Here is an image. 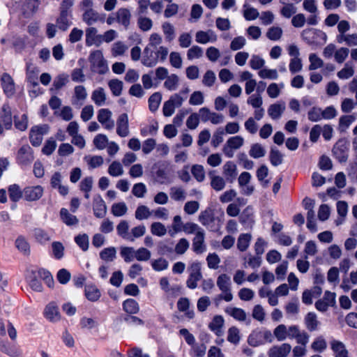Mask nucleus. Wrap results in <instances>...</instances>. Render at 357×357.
I'll return each instance as SVG.
<instances>
[{
	"instance_id": "f257e3e1",
	"label": "nucleus",
	"mask_w": 357,
	"mask_h": 357,
	"mask_svg": "<svg viewBox=\"0 0 357 357\" xmlns=\"http://www.w3.org/2000/svg\"><path fill=\"white\" fill-rule=\"evenodd\" d=\"M26 279L31 289L38 292L43 291V285L40 279L43 280L49 287H52L54 284L51 273L43 268L29 271Z\"/></svg>"
},
{
	"instance_id": "f03ea898",
	"label": "nucleus",
	"mask_w": 357,
	"mask_h": 357,
	"mask_svg": "<svg viewBox=\"0 0 357 357\" xmlns=\"http://www.w3.org/2000/svg\"><path fill=\"white\" fill-rule=\"evenodd\" d=\"M216 284L221 293L213 298L215 305L218 306L222 301L231 302L234 296L231 292L230 277L225 273L220 274L217 278Z\"/></svg>"
},
{
	"instance_id": "7ed1b4c3",
	"label": "nucleus",
	"mask_w": 357,
	"mask_h": 357,
	"mask_svg": "<svg viewBox=\"0 0 357 357\" xmlns=\"http://www.w3.org/2000/svg\"><path fill=\"white\" fill-rule=\"evenodd\" d=\"M89 60L93 72L102 75L108 70L107 62L104 59L103 54L100 50H95L91 52Z\"/></svg>"
},
{
	"instance_id": "20e7f679",
	"label": "nucleus",
	"mask_w": 357,
	"mask_h": 357,
	"mask_svg": "<svg viewBox=\"0 0 357 357\" xmlns=\"http://www.w3.org/2000/svg\"><path fill=\"white\" fill-rule=\"evenodd\" d=\"M49 132V126L46 124L36 126L31 128L29 134L30 142L33 146H39L43 136Z\"/></svg>"
},
{
	"instance_id": "39448f33",
	"label": "nucleus",
	"mask_w": 357,
	"mask_h": 357,
	"mask_svg": "<svg viewBox=\"0 0 357 357\" xmlns=\"http://www.w3.org/2000/svg\"><path fill=\"white\" fill-rule=\"evenodd\" d=\"M244 144V139L239 135L231 137L228 139L226 144H225L222 151L225 155L231 158L234 155V150L240 149Z\"/></svg>"
},
{
	"instance_id": "423d86ee",
	"label": "nucleus",
	"mask_w": 357,
	"mask_h": 357,
	"mask_svg": "<svg viewBox=\"0 0 357 357\" xmlns=\"http://www.w3.org/2000/svg\"><path fill=\"white\" fill-rule=\"evenodd\" d=\"M97 119L106 130H111L114 128L115 123L112 119V113L109 109L102 108L99 109Z\"/></svg>"
},
{
	"instance_id": "0eeeda50",
	"label": "nucleus",
	"mask_w": 357,
	"mask_h": 357,
	"mask_svg": "<svg viewBox=\"0 0 357 357\" xmlns=\"http://www.w3.org/2000/svg\"><path fill=\"white\" fill-rule=\"evenodd\" d=\"M34 159L32 149L29 145L22 146L18 151L17 162L20 165H29Z\"/></svg>"
},
{
	"instance_id": "6e6552de",
	"label": "nucleus",
	"mask_w": 357,
	"mask_h": 357,
	"mask_svg": "<svg viewBox=\"0 0 357 357\" xmlns=\"http://www.w3.org/2000/svg\"><path fill=\"white\" fill-rule=\"evenodd\" d=\"M44 189L41 185L27 186L23 190V197L28 202H34L40 199Z\"/></svg>"
},
{
	"instance_id": "1a4fd4ad",
	"label": "nucleus",
	"mask_w": 357,
	"mask_h": 357,
	"mask_svg": "<svg viewBox=\"0 0 357 357\" xmlns=\"http://www.w3.org/2000/svg\"><path fill=\"white\" fill-rule=\"evenodd\" d=\"M191 272L186 282L187 287L194 289L197 287V282L202 278L201 267L199 263H193L190 267Z\"/></svg>"
},
{
	"instance_id": "9d476101",
	"label": "nucleus",
	"mask_w": 357,
	"mask_h": 357,
	"mask_svg": "<svg viewBox=\"0 0 357 357\" xmlns=\"http://www.w3.org/2000/svg\"><path fill=\"white\" fill-rule=\"evenodd\" d=\"M105 20V14H100L93 9L85 10L82 14V20L88 26H92L98 22L103 23Z\"/></svg>"
},
{
	"instance_id": "9b49d317",
	"label": "nucleus",
	"mask_w": 357,
	"mask_h": 357,
	"mask_svg": "<svg viewBox=\"0 0 357 357\" xmlns=\"http://www.w3.org/2000/svg\"><path fill=\"white\" fill-rule=\"evenodd\" d=\"M116 133L121 137H126L130 134L128 116L126 113L120 114L117 119Z\"/></svg>"
},
{
	"instance_id": "f8f14e48",
	"label": "nucleus",
	"mask_w": 357,
	"mask_h": 357,
	"mask_svg": "<svg viewBox=\"0 0 357 357\" xmlns=\"http://www.w3.org/2000/svg\"><path fill=\"white\" fill-rule=\"evenodd\" d=\"M43 314L50 322H57L61 319L59 307L54 302H51L45 306Z\"/></svg>"
},
{
	"instance_id": "ddd939ff",
	"label": "nucleus",
	"mask_w": 357,
	"mask_h": 357,
	"mask_svg": "<svg viewBox=\"0 0 357 357\" xmlns=\"http://www.w3.org/2000/svg\"><path fill=\"white\" fill-rule=\"evenodd\" d=\"M1 82L4 93L8 97L13 96L15 93V86L12 77L9 74L4 73L1 75Z\"/></svg>"
},
{
	"instance_id": "4468645a",
	"label": "nucleus",
	"mask_w": 357,
	"mask_h": 357,
	"mask_svg": "<svg viewBox=\"0 0 357 357\" xmlns=\"http://www.w3.org/2000/svg\"><path fill=\"white\" fill-rule=\"evenodd\" d=\"M93 210L94 215L98 218H102L107 213V206L100 195L93 197Z\"/></svg>"
},
{
	"instance_id": "2eb2a0df",
	"label": "nucleus",
	"mask_w": 357,
	"mask_h": 357,
	"mask_svg": "<svg viewBox=\"0 0 357 357\" xmlns=\"http://www.w3.org/2000/svg\"><path fill=\"white\" fill-rule=\"evenodd\" d=\"M291 350L289 344L284 343L272 347L268 351V357H287Z\"/></svg>"
},
{
	"instance_id": "dca6fc26",
	"label": "nucleus",
	"mask_w": 357,
	"mask_h": 357,
	"mask_svg": "<svg viewBox=\"0 0 357 357\" xmlns=\"http://www.w3.org/2000/svg\"><path fill=\"white\" fill-rule=\"evenodd\" d=\"M192 250L197 254H202L206 250L204 230L199 231L192 239Z\"/></svg>"
},
{
	"instance_id": "f3484780",
	"label": "nucleus",
	"mask_w": 357,
	"mask_h": 357,
	"mask_svg": "<svg viewBox=\"0 0 357 357\" xmlns=\"http://www.w3.org/2000/svg\"><path fill=\"white\" fill-rule=\"evenodd\" d=\"M100 35L98 34V29L90 26L86 29V46L96 45L99 47L101 45Z\"/></svg>"
},
{
	"instance_id": "a211bd4d",
	"label": "nucleus",
	"mask_w": 357,
	"mask_h": 357,
	"mask_svg": "<svg viewBox=\"0 0 357 357\" xmlns=\"http://www.w3.org/2000/svg\"><path fill=\"white\" fill-rule=\"evenodd\" d=\"M0 118L6 130H10L13 126L12 112L10 107L4 104L0 111Z\"/></svg>"
},
{
	"instance_id": "6ab92c4d",
	"label": "nucleus",
	"mask_w": 357,
	"mask_h": 357,
	"mask_svg": "<svg viewBox=\"0 0 357 357\" xmlns=\"http://www.w3.org/2000/svg\"><path fill=\"white\" fill-rule=\"evenodd\" d=\"M218 39L217 35L211 29L204 31H199L196 33L195 40L198 43L206 44L209 42H215Z\"/></svg>"
},
{
	"instance_id": "aec40b11",
	"label": "nucleus",
	"mask_w": 357,
	"mask_h": 357,
	"mask_svg": "<svg viewBox=\"0 0 357 357\" xmlns=\"http://www.w3.org/2000/svg\"><path fill=\"white\" fill-rule=\"evenodd\" d=\"M87 98V92L82 85L76 86L74 89V95L72 98L73 105L82 106Z\"/></svg>"
},
{
	"instance_id": "412c9836",
	"label": "nucleus",
	"mask_w": 357,
	"mask_h": 357,
	"mask_svg": "<svg viewBox=\"0 0 357 357\" xmlns=\"http://www.w3.org/2000/svg\"><path fill=\"white\" fill-rule=\"evenodd\" d=\"M251 178V174L249 172H243L238 179L239 185L243 188V193L246 195H250L254 191V187L248 185Z\"/></svg>"
},
{
	"instance_id": "4be33fe9",
	"label": "nucleus",
	"mask_w": 357,
	"mask_h": 357,
	"mask_svg": "<svg viewBox=\"0 0 357 357\" xmlns=\"http://www.w3.org/2000/svg\"><path fill=\"white\" fill-rule=\"evenodd\" d=\"M286 109L284 102L272 104L268 109V116L273 120L279 119Z\"/></svg>"
},
{
	"instance_id": "5701e85b",
	"label": "nucleus",
	"mask_w": 357,
	"mask_h": 357,
	"mask_svg": "<svg viewBox=\"0 0 357 357\" xmlns=\"http://www.w3.org/2000/svg\"><path fill=\"white\" fill-rule=\"evenodd\" d=\"M225 320L222 316L215 315L211 322L209 324L208 327L214 332L218 336H222L224 334L223 326Z\"/></svg>"
},
{
	"instance_id": "b1692460",
	"label": "nucleus",
	"mask_w": 357,
	"mask_h": 357,
	"mask_svg": "<svg viewBox=\"0 0 357 357\" xmlns=\"http://www.w3.org/2000/svg\"><path fill=\"white\" fill-rule=\"evenodd\" d=\"M42 0H26L23 6V14L25 17L33 15L39 8Z\"/></svg>"
},
{
	"instance_id": "393cba45",
	"label": "nucleus",
	"mask_w": 357,
	"mask_h": 357,
	"mask_svg": "<svg viewBox=\"0 0 357 357\" xmlns=\"http://www.w3.org/2000/svg\"><path fill=\"white\" fill-rule=\"evenodd\" d=\"M223 175L229 182H233L237 175L236 165L232 161H227L222 167Z\"/></svg>"
},
{
	"instance_id": "a878e982",
	"label": "nucleus",
	"mask_w": 357,
	"mask_h": 357,
	"mask_svg": "<svg viewBox=\"0 0 357 357\" xmlns=\"http://www.w3.org/2000/svg\"><path fill=\"white\" fill-rule=\"evenodd\" d=\"M116 22L123 26L126 29L130 25L131 20V13L127 8H120L116 13Z\"/></svg>"
},
{
	"instance_id": "bb28decb",
	"label": "nucleus",
	"mask_w": 357,
	"mask_h": 357,
	"mask_svg": "<svg viewBox=\"0 0 357 357\" xmlns=\"http://www.w3.org/2000/svg\"><path fill=\"white\" fill-rule=\"evenodd\" d=\"M333 153L340 162H343L347 160V147L344 144L337 142L333 149Z\"/></svg>"
},
{
	"instance_id": "cd10ccee",
	"label": "nucleus",
	"mask_w": 357,
	"mask_h": 357,
	"mask_svg": "<svg viewBox=\"0 0 357 357\" xmlns=\"http://www.w3.org/2000/svg\"><path fill=\"white\" fill-rule=\"evenodd\" d=\"M142 63L146 67L155 66L157 62V57L155 56V52L152 51L149 47H146L144 50V56L142 60Z\"/></svg>"
},
{
	"instance_id": "c85d7f7f",
	"label": "nucleus",
	"mask_w": 357,
	"mask_h": 357,
	"mask_svg": "<svg viewBox=\"0 0 357 357\" xmlns=\"http://www.w3.org/2000/svg\"><path fill=\"white\" fill-rule=\"evenodd\" d=\"M73 15H67L59 13V17L56 18V24L59 29L66 31L72 24Z\"/></svg>"
},
{
	"instance_id": "c756f323",
	"label": "nucleus",
	"mask_w": 357,
	"mask_h": 357,
	"mask_svg": "<svg viewBox=\"0 0 357 357\" xmlns=\"http://www.w3.org/2000/svg\"><path fill=\"white\" fill-rule=\"evenodd\" d=\"M225 312L234 319L238 321H244L246 320L247 314L242 308L236 307H227Z\"/></svg>"
},
{
	"instance_id": "7c9ffc66",
	"label": "nucleus",
	"mask_w": 357,
	"mask_h": 357,
	"mask_svg": "<svg viewBox=\"0 0 357 357\" xmlns=\"http://www.w3.org/2000/svg\"><path fill=\"white\" fill-rule=\"evenodd\" d=\"M106 93L103 88L98 87L95 89L91 94V100L97 106H102L105 104Z\"/></svg>"
},
{
	"instance_id": "2f4dec72",
	"label": "nucleus",
	"mask_w": 357,
	"mask_h": 357,
	"mask_svg": "<svg viewBox=\"0 0 357 357\" xmlns=\"http://www.w3.org/2000/svg\"><path fill=\"white\" fill-rule=\"evenodd\" d=\"M305 324L310 331H317L320 322L314 312H308L305 317Z\"/></svg>"
},
{
	"instance_id": "473e14b6",
	"label": "nucleus",
	"mask_w": 357,
	"mask_h": 357,
	"mask_svg": "<svg viewBox=\"0 0 357 357\" xmlns=\"http://www.w3.org/2000/svg\"><path fill=\"white\" fill-rule=\"evenodd\" d=\"M15 245L16 248L24 255H29L31 252L30 245L24 236H18L15 240Z\"/></svg>"
},
{
	"instance_id": "72a5a7b5",
	"label": "nucleus",
	"mask_w": 357,
	"mask_h": 357,
	"mask_svg": "<svg viewBox=\"0 0 357 357\" xmlns=\"http://www.w3.org/2000/svg\"><path fill=\"white\" fill-rule=\"evenodd\" d=\"M100 295V290L95 285L89 284L85 287V296L90 301H97Z\"/></svg>"
},
{
	"instance_id": "f704fd0d",
	"label": "nucleus",
	"mask_w": 357,
	"mask_h": 357,
	"mask_svg": "<svg viewBox=\"0 0 357 357\" xmlns=\"http://www.w3.org/2000/svg\"><path fill=\"white\" fill-rule=\"evenodd\" d=\"M60 216L62 221L68 226L75 225L79 222L77 217L70 213L66 208H63L61 209Z\"/></svg>"
},
{
	"instance_id": "c9c22d12",
	"label": "nucleus",
	"mask_w": 357,
	"mask_h": 357,
	"mask_svg": "<svg viewBox=\"0 0 357 357\" xmlns=\"http://www.w3.org/2000/svg\"><path fill=\"white\" fill-rule=\"evenodd\" d=\"M129 224L126 220H121L116 227V231L119 236L127 241H132V238L128 233Z\"/></svg>"
},
{
	"instance_id": "e433bc0d",
	"label": "nucleus",
	"mask_w": 357,
	"mask_h": 357,
	"mask_svg": "<svg viewBox=\"0 0 357 357\" xmlns=\"http://www.w3.org/2000/svg\"><path fill=\"white\" fill-rule=\"evenodd\" d=\"M169 195L176 202L183 201L186 198V192L181 187L174 186L170 188Z\"/></svg>"
},
{
	"instance_id": "4c0bfd02",
	"label": "nucleus",
	"mask_w": 357,
	"mask_h": 357,
	"mask_svg": "<svg viewBox=\"0 0 357 357\" xmlns=\"http://www.w3.org/2000/svg\"><path fill=\"white\" fill-rule=\"evenodd\" d=\"M108 86L113 96H119L123 91V83L118 79H112L108 82Z\"/></svg>"
},
{
	"instance_id": "58836bf2",
	"label": "nucleus",
	"mask_w": 357,
	"mask_h": 357,
	"mask_svg": "<svg viewBox=\"0 0 357 357\" xmlns=\"http://www.w3.org/2000/svg\"><path fill=\"white\" fill-rule=\"evenodd\" d=\"M8 191L10 200L14 202H18L22 197H23V190L22 191L20 187L17 184L10 185L8 187Z\"/></svg>"
},
{
	"instance_id": "ea45409f",
	"label": "nucleus",
	"mask_w": 357,
	"mask_h": 357,
	"mask_svg": "<svg viewBox=\"0 0 357 357\" xmlns=\"http://www.w3.org/2000/svg\"><path fill=\"white\" fill-rule=\"evenodd\" d=\"M84 160L91 169H95L102 165L104 159L100 155H86Z\"/></svg>"
},
{
	"instance_id": "a19ab883",
	"label": "nucleus",
	"mask_w": 357,
	"mask_h": 357,
	"mask_svg": "<svg viewBox=\"0 0 357 357\" xmlns=\"http://www.w3.org/2000/svg\"><path fill=\"white\" fill-rule=\"evenodd\" d=\"M280 3L284 5L280 10L283 17L289 18L296 13V8L293 3H287V0H280Z\"/></svg>"
},
{
	"instance_id": "79ce46f5",
	"label": "nucleus",
	"mask_w": 357,
	"mask_h": 357,
	"mask_svg": "<svg viewBox=\"0 0 357 357\" xmlns=\"http://www.w3.org/2000/svg\"><path fill=\"white\" fill-rule=\"evenodd\" d=\"M211 187L216 191H220L225 187V179L220 176H215L212 172L209 173Z\"/></svg>"
},
{
	"instance_id": "37998d69",
	"label": "nucleus",
	"mask_w": 357,
	"mask_h": 357,
	"mask_svg": "<svg viewBox=\"0 0 357 357\" xmlns=\"http://www.w3.org/2000/svg\"><path fill=\"white\" fill-rule=\"evenodd\" d=\"M100 257L107 261H113L116 257V250L114 247H109L103 249L100 252Z\"/></svg>"
},
{
	"instance_id": "c03bdc74",
	"label": "nucleus",
	"mask_w": 357,
	"mask_h": 357,
	"mask_svg": "<svg viewBox=\"0 0 357 357\" xmlns=\"http://www.w3.org/2000/svg\"><path fill=\"white\" fill-rule=\"evenodd\" d=\"M123 308L129 314H136L139 310L138 303L132 298L126 300L123 303Z\"/></svg>"
},
{
	"instance_id": "a18cd8bd",
	"label": "nucleus",
	"mask_w": 357,
	"mask_h": 357,
	"mask_svg": "<svg viewBox=\"0 0 357 357\" xmlns=\"http://www.w3.org/2000/svg\"><path fill=\"white\" fill-rule=\"evenodd\" d=\"M252 236L250 234H242L238 236L237 241V248L241 251H245L250 245Z\"/></svg>"
},
{
	"instance_id": "49530a36",
	"label": "nucleus",
	"mask_w": 357,
	"mask_h": 357,
	"mask_svg": "<svg viewBox=\"0 0 357 357\" xmlns=\"http://www.w3.org/2000/svg\"><path fill=\"white\" fill-rule=\"evenodd\" d=\"M128 49V47L123 42L117 41L112 45L111 52L113 56L116 57L123 56Z\"/></svg>"
},
{
	"instance_id": "de8ad7c7",
	"label": "nucleus",
	"mask_w": 357,
	"mask_h": 357,
	"mask_svg": "<svg viewBox=\"0 0 357 357\" xmlns=\"http://www.w3.org/2000/svg\"><path fill=\"white\" fill-rule=\"evenodd\" d=\"M124 170L122 165L119 161H113L108 167V174L114 177H118L123 175Z\"/></svg>"
},
{
	"instance_id": "09e8293b",
	"label": "nucleus",
	"mask_w": 357,
	"mask_h": 357,
	"mask_svg": "<svg viewBox=\"0 0 357 357\" xmlns=\"http://www.w3.org/2000/svg\"><path fill=\"white\" fill-rule=\"evenodd\" d=\"M162 95L160 92H155L153 93L149 98V109L154 112H155L161 102Z\"/></svg>"
},
{
	"instance_id": "8fccbe9b",
	"label": "nucleus",
	"mask_w": 357,
	"mask_h": 357,
	"mask_svg": "<svg viewBox=\"0 0 357 357\" xmlns=\"http://www.w3.org/2000/svg\"><path fill=\"white\" fill-rule=\"evenodd\" d=\"M269 158L271 163L275 167L281 165L283 162V155L276 148H271Z\"/></svg>"
},
{
	"instance_id": "3c124183",
	"label": "nucleus",
	"mask_w": 357,
	"mask_h": 357,
	"mask_svg": "<svg viewBox=\"0 0 357 357\" xmlns=\"http://www.w3.org/2000/svg\"><path fill=\"white\" fill-rule=\"evenodd\" d=\"M227 341L233 344H238L241 340L239 329L236 326H232L227 331Z\"/></svg>"
},
{
	"instance_id": "603ef678",
	"label": "nucleus",
	"mask_w": 357,
	"mask_h": 357,
	"mask_svg": "<svg viewBox=\"0 0 357 357\" xmlns=\"http://www.w3.org/2000/svg\"><path fill=\"white\" fill-rule=\"evenodd\" d=\"M266 154V149L264 146L258 143L251 146L249 151V155L253 158H259L264 157Z\"/></svg>"
},
{
	"instance_id": "864d4df0",
	"label": "nucleus",
	"mask_w": 357,
	"mask_h": 357,
	"mask_svg": "<svg viewBox=\"0 0 357 357\" xmlns=\"http://www.w3.org/2000/svg\"><path fill=\"white\" fill-rule=\"evenodd\" d=\"M137 26L142 31H148L151 29L153 26V21L143 15H139L137 18Z\"/></svg>"
},
{
	"instance_id": "5fc2aeb1",
	"label": "nucleus",
	"mask_w": 357,
	"mask_h": 357,
	"mask_svg": "<svg viewBox=\"0 0 357 357\" xmlns=\"http://www.w3.org/2000/svg\"><path fill=\"white\" fill-rule=\"evenodd\" d=\"M282 33V28L273 26L268 29L266 37L271 40L276 41L281 38Z\"/></svg>"
},
{
	"instance_id": "6e6d98bb",
	"label": "nucleus",
	"mask_w": 357,
	"mask_h": 357,
	"mask_svg": "<svg viewBox=\"0 0 357 357\" xmlns=\"http://www.w3.org/2000/svg\"><path fill=\"white\" fill-rule=\"evenodd\" d=\"M152 214V211L149 210V208L144 205L139 206L135 213V218L142 220L144 219H148Z\"/></svg>"
},
{
	"instance_id": "4d7b16f0",
	"label": "nucleus",
	"mask_w": 357,
	"mask_h": 357,
	"mask_svg": "<svg viewBox=\"0 0 357 357\" xmlns=\"http://www.w3.org/2000/svg\"><path fill=\"white\" fill-rule=\"evenodd\" d=\"M178 77L175 74H172L166 78L164 86L169 91H175L178 87Z\"/></svg>"
},
{
	"instance_id": "13d9d810",
	"label": "nucleus",
	"mask_w": 357,
	"mask_h": 357,
	"mask_svg": "<svg viewBox=\"0 0 357 357\" xmlns=\"http://www.w3.org/2000/svg\"><path fill=\"white\" fill-rule=\"evenodd\" d=\"M135 249L132 247H121L120 255L126 263L131 262L135 259Z\"/></svg>"
},
{
	"instance_id": "bf43d9fd",
	"label": "nucleus",
	"mask_w": 357,
	"mask_h": 357,
	"mask_svg": "<svg viewBox=\"0 0 357 357\" xmlns=\"http://www.w3.org/2000/svg\"><path fill=\"white\" fill-rule=\"evenodd\" d=\"M0 350L10 357H18L22 354L20 349L14 346H8L4 343L0 344Z\"/></svg>"
},
{
	"instance_id": "052dcab7",
	"label": "nucleus",
	"mask_w": 357,
	"mask_h": 357,
	"mask_svg": "<svg viewBox=\"0 0 357 357\" xmlns=\"http://www.w3.org/2000/svg\"><path fill=\"white\" fill-rule=\"evenodd\" d=\"M128 211V207L124 202L114 204L112 206V213L116 217L124 215Z\"/></svg>"
},
{
	"instance_id": "680f3d73",
	"label": "nucleus",
	"mask_w": 357,
	"mask_h": 357,
	"mask_svg": "<svg viewBox=\"0 0 357 357\" xmlns=\"http://www.w3.org/2000/svg\"><path fill=\"white\" fill-rule=\"evenodd\" d=\"M135 258L139 261H146L151 259V252L145 248H139L135 250Z\"/></svg>"
},
{
	"instance_id": "e2e57ef3",
	"label": "nucleus",
	"mask_w": 357,
	"mask_h": 357,
	"mask_svg": "<svg viewBox=\"0 0 357 357\" xmlns=\"http://www.w3.org/2000/svg\"><path fill=\"white\" fill-rule=\"evenodd\" d=\"M151 232L155 236H163L167 234V229L162 223L155 222L151 225Z\"/></svg>"
},
{
	"instance_id": "0e129e2a",
	"label": "nucleus",
	"mask_w": 357,
	"mask_h": 357,
	"mask_svg": "<svg viewBox=\"0 0 357 357\" xmlns=\"http://www.w3.org/2000/svg\"><path fill=\"white\" fill-rule=\"evenodd\" d=\"M332 349L335 354V357H348V352L342 342H333L332 343Z\"/></svg>"
},
{
	"instance_id": "69168bd1",
	"label": "nucleus",
	"mask_w": 357,
	"mask_h": 357,
	"mask_svg": "<svg viewBox=\"0 0 357 357\" xmlns=\"http://www.w3.org/2000/svg\"><path fill=\"white\" fill-rule=\"evenodd\" d=\"M52 255L56 259H61L64 255V246L59 241H54L52 243Z\"/></svg>"
},
{
	"instance_id": "338daca9",
	"label": "nucleus",
	"mask_w": 357,
	"mask_h": 357,
	"mask_svg": "<svg viewBox=\"0 0 357 357\" xmlns=\"http://www.w3.org/2000/svg\"><path fill=\"white\" fill-rule=\"evenodd\" d=\"M203 49L198 45H193L187 52V58L188 60L199 59L203 56Z\"/></svg>"
},
{
	"instance_id": "774afa93",
	"label": "nucleus",
	"mask_w": 357,
	"mask_h": 357,
	"mask_svg": "<svg viewBox=\"0 0 357 357\" xmlns=\"http://www.w3.org/2000/svg\"><path fill=\"white\" fill-rule=\"evenodd\" d=\"M199 221L204 226H208L213 222V215L210 210H205L200 213L199 215Z\"/></svg>"
}]
</instances>
